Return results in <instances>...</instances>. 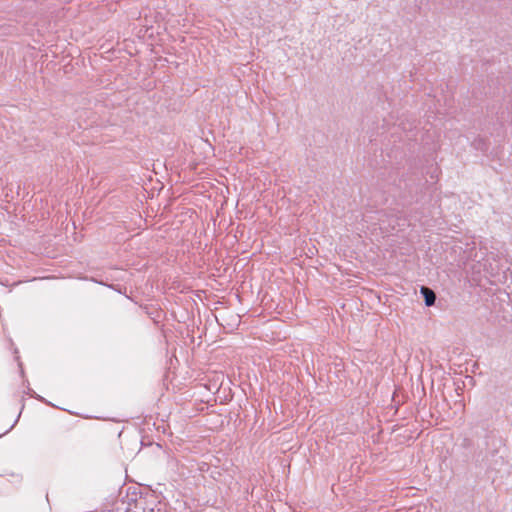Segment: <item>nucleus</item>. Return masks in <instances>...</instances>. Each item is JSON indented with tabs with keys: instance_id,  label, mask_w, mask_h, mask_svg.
<instances>
[{
	"instance_id": "2",
	"label": "nucleus",
	"mask_w": 512,
	"mask_h": 512,
	"mask_svg": "<svg viewBox=\"0 0 512 512\" xmlns=\"http://www.w3.org/2000/svg\"><path fill=\"white\" fill-rule=\"evenodd\" d=\"M220 327H221V325H220V322H218V321L209 323V330H211V331L219 330Z\"/></svg>"
},
{
	"instance_id": "1",
	"label": "nucleus",
	"mask_w": 512,
	"mask_h": 512,
	"mask_svg": "<svg viewBox=\"0 0 512 512\" xmlns=\"http://www.w3.org/2000/svg\"><path fill=\"white\" fill-rule=\"evenodd\" d=\"M421 293L424 296L426 306H432L435 303L436 295L428 287H421Z\"/></svg>"
}]
</instances>
